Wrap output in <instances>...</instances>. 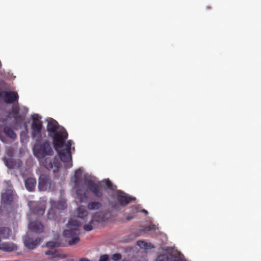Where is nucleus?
I'll use <instances>...</instances> for the list:
<instances>
[{"mask_svg":"<svg viewBox=\"0 0 261 261\" xmlns=\"http://www.w3.org/2000/svg\"><path fill=\"white\" fill-rule=\"evenodd\" d=\"M169 257L171 261H184L182 255L178 252H173L171 254H165L159 255L156 261H168Z\"/></svg>","mask_w":261,"mask_h":261,"instance_id":"12","label":"nucleus"},{"mask_svg":"<svg viewBox=\"0 0 261 261\" xmlns=\"http://www.w3.org/2000/svg\"><path fill=\"white\" fill-rule=\"evenodd\" d=\"M53 253H54V251H51V250L45 252V254L46 255H50V254H53Z\"/></svg>","mask_w":261,"mask_h":261,"instance_id":"25","label":"nucleus"},{"mask_svg":"<svg viewBox=\"0 0 261 261\" xmlns=\"http://www.w3.org/2000/svg\"><path fill=\"white\" fill-rule=\"evenodd\" d=\"M0 250L5 251H13L17 250V246L13 243L7 242L0 244Z\"/></svg>","mask_w":261,"mask_h":261,"instance_id":"16","label":"nucleus"},{"mask_svg":"<svg viewBox=\"0 0 261 261\" xmlns=\"http://www.w3.org/2000/svg\"><path fill=\"white\" fill-rule=\"evenodd\" d=\"M43 225L38 221L31 222L29 224V232L23 238L24 244L30 249H34L40 243V240L32 237L33 233H41L43 231Z\"/></svg>","mask_w":261,"mask_h":261,"instance_id":"6","label":"nucleus"},{"mask_svg":"<svg viewBox=\"0 0 261 261\" xmlns=\"http://www.w3.org/2000/svg\"><path fill=\"white\" fill-rule=\"evenodd\" d=\"M48 122L47 129L53 138L55 149L58 153L61 160L66 163V166L70 168L72 166L71 153L74 151V143L71 140L64 142L68 134L65 128L58 125V122L50 118Z\"/></svg>","mask_w":261,"mask_h":261,"instance_id":"3","label":"nucleus"},{"mask_svg":"<svg viewBox=\"0 0 261 261\" xmlns=\"http://www.w3.org/2000/svg\"><path fill=\"white\" fill-rule=\"evenodd\" d=\"M121 255L119 253H115L112 255L111 258L114 261H117L121 258Z\"/></svg>","mask_w":261,"mask_h":261,"instance_id":"22","label":"nucleus"},{"mask_svg":"<svg viewBox=\"0 0 261 261\" xmlns=\"http://www.w3.org/2000/svg\"><path fill=\"white\" fill-rule=\"evenodd\" d=\"M30 210L34 215L38 216L42 215L45 210V204L44 201H31L28 204Z\"/></svg>","mask_w":261,"mask_h":261,"instance_id":"11","label":"nucleus"},{"mask_svg":"<svg viewBox=\"0 0 261 261\" xmlns=\"http://www.w3.org/2000/svg\"><path fill=\"white\" fill-rule=\"evenodd\" d=\"M6 188H9L11 187L10 181H6L4 183ZM14 193L11 189H8L5 192L2 194V203L0 206V215L3 213L5 207L10 205L13 200Z\"/></svg>","mask_w":261,"mask_h":261,"instance_id":"8","label":"nucleus"},{"mask_svg":"<svg viewBox=\"0 0 261 261\" xmlns=\"http://www.w3.org/2000/svg\"><path fill=\"white\" fill-rule=\"evenodd\" d=\"M69 261H74V259H70Z\"/></svg>","mask_w":261,"mask_h":261,"instance_id":"30","label":"nucleus"},{"mask_svg":"<svg viewBox=\"0 0 261 261\" xmlns=\"http://www.w3.org/2000/svg\"><path fill=\"white\" fill-rule=\"evenodd\" d=\"M5 165L9 168H15L20 167L21 162L19 161H14L11 154H8L3 159Z\"/></svg>","mask_w":261,"mask_h":261,"instance_id":"14","label":"nucleus"},{"mask_svg":"<svg viewBox=\"0 0 261 261\" xmlns=\"http://www.w3.org/2000/svg\"><path fill=\"white\" fill-rule=\"evenodd\" d=\"M50 203L51 207L48 212V218L54 219L55 218L56 209L59 210L65 208L66 207V202L64 200H61L57 203L56 201L51 200Z\"/></svg>","mask_w":261,"mask_h":261,"instance_id":"10","label":"nucleus"},{"mask_svg":"<svg viewBox=\"0 0 261 261\" xmlns=\"http://www.w3.org/2000/svg\"><path fill=\"white\" fill-rule=\"evenodd\" d=\"M80 226L79 222L74 219H70L66 225L63 235L70 245L75 244L80 241Z\"/></svg>","mask_w":261,"mask_h":261,"instance_id":"7","label":"nucleus"},{"mask_svg":"<svg viewBox=\"0 0 261 261\" xmlns=\"http://www.w3.org/2000/svg\"><path fill=\"white\" fill-rule=\"evenodd\" d=\"M36 181L34 178L30 177L25 180V186L29 191H32L36 186Z\"/></svg>","mask_w":261,"mask_h":261,"instance_id":"18","label":"nucleus"},{"mask_svg":"<svg viewBox=\"0 0 261 261\" xmlns=\"http://www.w3.org/2000/svg\"><path fill=\"white\" fill-rule=\"evenodd\" d=\"M59 246V244L58 243L52 242V241L48 242L46 244V246L48 248H50L51 249H54L56 247H58Z\"/></svg>","mask_w":261,"mask_h":261,"instance_id":"21","label":"nucleus"},{"mask_svg":"<svg viewBox=\"0 0 261 261\" xmlns=\"http://www.w3.org/2000/svg\"><path fill=\"white\" fill-rule=\"evenodd\" d=\"M116 199L119 204H114L113 207L117 210H119L125 206L131 200V198L127 194L120 191L117 192Z\"/></svg>","mask_w":261,"mask_h":261,"instance_id":"9","label":"nucleus"},{"mask_svg":"<svg viewBox=\"0 0 261 261\" xmlns=\"http://www.w3.org/2000/svg\"><path fill=\"white\" fill-rule=\"evenodd\" d=\"M137 245L141 248L148 249L154 248V246L151 243H147L144 241H139L137 242Z\"/></svg>","mask_w":261,"mask_h":261,"instance_id":"20","label":"nucleus"},{"mask_svg":"<svg viewBox=\"0 0 261 261\" xmlns=\"http://www.w3.org/2000/svg\"><path fill=\"white\" fill-rule=\"evenodd\" d=\"M139 208H138V207H135V208H134L133 210V212H132V213H133V214H135V213H137V212H139Z\"/></svg>","mask_w":261,"mask_h":261,"instance_id":"26","label":"nucleus"},{"mask_svg":"<svg viewBox=\"0 0 261 261\" xmlns=\"http://www.w3.org/2000/svg\"><path fill=\"white\" fill-rule=\"evenodd\" d=\"M133 218V216H127L126 217V219L127 220H130V219H132Z\"/></svg>","mask_w":261,"mask_h":261,"instance_id":"29","label":"nucleus"},{"mask_svg":"<svg viewBox=\"0 0 261 261\" xmlns=\"http://www.w3.org/2000/svg\"><path fill=\"white\" fill-rule=\"evenodd\" d=\"M156 229V226L154 225H150L147 227L148 230H152Z\"/></svg>","mask_w":261,"mask_h":261,"instance_id":"24","label":"nucleus"},{"mask_svg":"<svg viewBox=\"0 0 261 261\" xmlns=\"http://www.w3.org/2000/svg\"><path fill=\"white\" fill-rule=\"evenodd\" d=\"M109 257V256L107 254L102 255L100 257L99 261H107Z\"/></svg>","mask_w":261,"mask_h":261,"instance_id":"23","label":"nucleus"},{"mask_svg":"<svg viewBox=\"0 0 261 261\" xmlns=\"http://www.w3.org/2000/svg\"><path fill=\"white\" fill-rule=\"evenodd\" d=\"M4 95V100L7 103H12L17 101L18 98V95L15 92H5L3 93L0 90V96Z\"/></svg>","mask_w":261,"mask_h":261,"instance_id":"15","label":"nucleus"},{"mask_svg":"<svg viewBox=\"0 0 261 261\" xmlns=\"http://www.w3.org/2000/svg\"><path fill=\"white\" fill-rule=\"evenodd\" d=\"M41 118L38 114L32 115V134L33 138L36 140L33 148V154L41 164L46 169H51L53 172H56L58 171L60 162L55 158L53 160L50 159L49 156L54 154V150L50 143L45 140H40L42 126Z\"/></svg>","mask_w":261,"mask_h":261,"instance_id":"2","label":"nucleus"},{"mask_svg":"<svg viewBox=\"0 0 261 261\" xmlns=\"http://www.w3.org/2000/svg\"><path fill=\"white\" fill-rule=\"evenodd\" d=\"M71 182L75 192V199L80 203H85L88 201V196L86 189L89 190L97 197H100L102 194L99 186L101 184L110 190H114L116 188L109 179H105L100 182L97 181L95 177L85 172L82 168L75 171L71 178Z\"/></svg>","mask_w":261,"mask_h":261,"instance_id":"1","label":"nucleus"},{"mask_svg":"<svg viewBox=\"0 0 261 261\" xmlns=\"http://www.w3.org/2000/svg\"><path fill=\"white\" fill-rule=\"evenodd\" d=\"M102 206V204L101 202L97 201H91L88 203L87 208L90 211L98 210V211H102L101 210Z\"/></svg>","mask_w":261,"mask_h":261,"instance_id":"17","label":"nucleus"},{"mask_svg":"<svg viewBox=\"0 0 261 261\" xmlns=\"http://www.w3.org/2000/svg\"><path fill=\"white\" fill-rule=\"evenodd\" d=\"M11 230L8 227H0V237L3 239H8L10 236Z\"/></svg>","mask_w":261,"mask_h":261,"instance_id":"19","label":"nucleus"},{"mask_svg":"<svg viewBox=\"0 0 261 261\" xmlns=\"http://www.w3.org/2000/svg\"><path fill=\"white\" fill-rule=\"evenodd\" d=\"M87 209L84 205L79 206L75 211V215L76 218L73 219L77 220L80 226L83 224L84 229L85 230L90 231L97 223L104 220L105 213L104 211H100L90 215Z\"/></svg>","mask_w":261,"mask_h":261,"instance_id":"4","label":"nucleus"},{"mask_svg":"<svg viewBox=\"0 0 261 261\" xmlns=\"http://www.w3.org/2000/svg\"><path fill=\"white\" fill-rule=\"evenodd\" d=\"M79 261H90V260H89L88 259H87L86 258H81Z\"/></svg>","mask_w":261,"mask_h":261,"instance_id":"27","label":"nucleus"},{"mask_svg":"<svg viewBox=\"0 0 261 261\" xmlns=\"http://www.w3.org/2000/svg\"><path fill=\"white\" fill-rule=\"evenodd\" d=\"M28 112V109L24 107H18L17 106L13 107L10 116L8 117L6 119L1 120L4 127L3 128L5 134L12 139H14L16 137V134L13 132L12 129L9 127L7 125L12 123L15 128L20 126L22 122L24 120L25 116Z\"/></svg>","mask_w":261,"mask_h":261,"instance_id":"5","label":"nucleus"},{"mask_svg":"<svg viewBox=\"0 0 261 261\" xmlns=\"http://www.w3.org/2000/svg\"><path fill=\"white\" fill-rule=\"evenodd\" d=\"M141 212H143V213H144L146 214H148V212L146 210H144V209L142 210Z\"/></svg>","mask_w":261,"mask_h":261,"instance_id":"28","label":"nucleus"},{"mask_svg":"<svg viewBox=\"0 0 261 261\" xmlns=\"http://www.w3.org/2000/svg\"><path fill=\"white\" fill-rule=\"evenodd\" d=\"M38 188L40 191H47L51 188V180L45 175H40L39 179Z\"/></svg>","mask_w":261,"mask_h":261,"instance_id":"13","label":"nucleus"}]
</instances>
